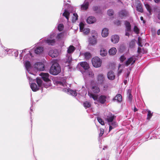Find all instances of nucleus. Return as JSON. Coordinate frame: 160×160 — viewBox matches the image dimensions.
Instances as JSON below:
<instances>
[{
    "label": "nucleus",
    "instance_id": "21",
    "mask_svg": "<svg viewBox=\"0 0 160 160\" xmlns=\"http://www.w3.org/2000/svg\"><path fill=\"white\" fill-rule=\"evenodd\" d=\"M119 36L116 35L112 36L111 37V41L114 43H116L118 42L119 40Z\"/></svg>",
    "mask_w": 160,
    "mask_h": 160
},
{
    "label": "nucleus",
    "instance_id": "23",
    "mask_svg": "<svg viewBox=\"0 0 160 160\" xmlns=\"http://www.w3.org/2000/svg\"><path fill=\"white\" fill-rule=\"evenodd\" d=\"M83 75H88L90 77H93L94 74L92 71H88V70L85 71L83 72H82Z\"/></svg>",
    "mask_w": 160,
    "mask_h": 160
},
{
    "label": "nucleus",
    "instance_id": "60",
    "mask_svg": "<svg viewBox=\"0 0 160 160\" xmlns=\"http://www.w3.org/2000/svg\"><path fill=\"white\" fill-rule=\"evenodd\" d=\"M158 18L160 20V12L158 13Z\"/></svg>",
    "mask_w": 160,
    "mask_h": 160
},
{
    "label": "nucleus",
    "instance_id": "28",
    "mask_svg": "<svg viewBox=\"0 0 160 160\" xmlns=\"http://www.w3.org/2000/svg\"><path fill=\"white\" fill-rule=\"evenodd\" d=\"M108 34V29L107 28H103L102 32V36L103 37H107Z\"/></svg>",
    "mask_w": 160,
    "mask_h": 160
},
{
    "label": "nucleus",
    "instance_id": "55",
    "mask_svg": "<svg viewBox=\"0 0 160 160\" xmlns=\"http://www.w3.org/2000/svg\"><path fill=\"white\" fill-rule=\"evenodd\" d=\"M98 9V7L97 6H95L93 7V9L94 11H96Z\"/></svg>",
    "mask_w": 160,
    "mask_h": 160
},
{
    "label": "nucleus",
    "instance_id": "4",
    "mask_svg": "<svg viewBox=\"0 0 160 160\" xmlns=\"http://www.w3.org/2000/svg\"><path fill=\"white\" fill-rule=\"evenodd\" d=\"M100 92V89L97 86H92L91 88V92H88V94L90 98H92L94 100L98 99V95L97 94Z\"/></svg>",
    "mask_w": 160,
    "mask_h": 160
},
{
    "label": "nucleus",
    "instance_id": "18",
    "mask_svg": "<svg viewBox=\"0 0 160 160\" xmlns=\"http://www.w3.org/2000/svg\"><path fill=\"white\" fill-rule=\"evenodd\" d=\"M43 50V48L42 47L37 46L35 47L34 48L35 53L37 54L42 52Z\"/></svg>",
    "mask_w": 160,
    "mask_h": 160
},
{
    "label": "nucleus",
    "instance_id": "51",
    "mask_svg": "<svg viewBox=\"0 0 160 160\" xmlns=\"http://www.w3.org/2000/svg\"><path fill=\"white\" fill-rule=\"evenodd\" d=\"M13 55H14L15 57H17L18 55V52L16 50H14L13 52Z\"/></svg>",
    "mask_w": 160,
    "mask_h": 160
},
{
    "label": "nucleus",
    "instance_id": "22",
    "mask_svg": "<svg viewBox=\"0 0 160 160\" xmlns=\"http://www.w3.org/2000/svg\"><path fill=\"white\" fill-rule=\"evenodd\" d=\"M97 38L92 37L89 38L88 41L89 44L92 45L96 44L97 42Z\"/></svg>",
    "mask_w": 160,
    "mask_h": 160
},
{
    "label": "nucleus",
    "instance_id": "17",
    "mask_svg": "<svg viewBox=\"0 0 160 160\" xmlns=\"http://www.w3.org/2000/svg\"><path fill=\"white\" fill-rule=\"evenodd\" d=\"M107 96L105 95L100 96L97 100L101 104H104L106 101Z\"/></svg>",
    "mask_w": 160,
    "mask_h": 160
},
{
    "label": "nucleus",
    "instance_id": "2",
    "mask_svg": "<svg viewBox=\"0 0 160 160\" xmlns=\"http://www.w3.org/2000/svg\"><path fill=\"white\" fill-rule=\"evenodd\" d=\"M57 84L58 85H59L61 86V88L62 89V91L63 92H66L68 94H69L73 96H77V92H76V91L71 90L69 88H66L67 87L65 82H58Z\"/></svg>",
    "mask_w": 160,
    "mask_h": 160
},
{
    "label": "nucleus",
    "instance_id": "36",
    "mask_svg": "<svg viewBox=\"0 0 160 160\" xmlns=\"http://www.w3.org/2000/svg\"><path fill=\"white\" fill-rule=\"evenodd\" d=\"M92 37L97 38L98 37V34L97 32L94 30H92L91 31Z\"/></svg>",
    "mask_w": 160,
    "mask_h": 160
},
{
    "label": "nucleus",
    "instance_id": "54",
    "mask_svg": "<svg viewBox=\"0 0 160 160\" xmlns=\"http://www.w3.org/2000/svg\"><path fill=\"white\" fill-rule=\"evenodd\" d=\"M28 49H25L23 50H22V53H23L24 52H25V51L27 50H28ZM22 53H21V54H20V59H21L22 58Z\"/></svg>",
    "mask_w": 160,
    "mask_h": 160
},
{
    "label": "nucleus",
    "instance_id": "42",
    "mask_svg": "<svg viewBox=\"0 0 160 160\" xmlns=\"http://www.w3.org/2000/svg\"><path fill=\"white\" fill-rule=\"evenodd\" d=\"M133 31L136 33L138 34L139 33V29L136 26H135L133 29Z\"/></svg>",
    "mask_w": 160,
    "mask_h": 160
},
{
    "label": "nucleus",
    "instance_id": "56",
    "mask_svg": "<svg viewBox=\"0 0 160 160\" xmlns=\"http://www.w3.org/2000/svg\"><path fill=\"white\" fill-rule=\"evenodd\" d=\"M128 31H126L125 35L127 36H129V33L127 32Z\"/></svg>",
    "mask_w": 160,
    "mask_h": 160
},
{
    "label": "nucleus",
    "instance_id": "15",
    "mask_svg": "<svg viewBox=\"0 0 160 160\" xmlns=\"http://www.w3.org/2000/svg\"><path fill=\"white\" fill-rule=\"evenodd\" d=\"M115 118V116L111 113L109 112L106 116L105 119L108 123L113 121Z\"/></svg>",
    "mask_w": 160,
    "mask_h": 160
},
{
    "label": "nucleus",
    "instance_id": "19",
    "mask_svg": "<svg viewBox=\"0 0 160 160\" xmlns=\"http://www.w3.org/2000/svg\"><path fill=\"white\" fill-rule=\"evenodd\" d=\"M96 18L92 16L89 17L87 19V22L88 24H92L96 21Z\"/></svg>",
    "mask_w": 160,
    "mask_h": 160
},
{
    "label": "nucleus",
    "instance_id": "64",
    "mask_svg": "<svg viewBox=\"0 0 160 160\" xmlns=\"http://www.w3.org/2000/svg\"><path fill=\"white\" fill-rule=\"evenodd\" d=\"M30 110H32V109H31V108H30Z\"/></svg>",
    "mask_w": 160,
    "mask_h": 160
},
{
    "label": "nucleus",
    "instance_id": "46",
    "mask_svg": "<svg viewBox=\"0 0 160 160\" xmlns=\"http://www.w3.org/2000/svg\"><path fill=\"white\" fill-rule=\"evenodd\" d=\"M109 16H111L113 14L114 11L112 9H109L107 12Z\"/></svg>",
    "mask_w": 160,
    "mask_h": 160
},
{
    "label": "nucleus",
    "instance_id": "13",
    "mask_svg": "<svg viewBox=\"0 0 160 160\" xmlns=\"http://www.w3.org/2000/svg\"><path fill=\"white\" fill-rule=\"evenodd\" d=\"M59 52L56 49H52L50 51L48 55L52 58H55L58 56Z\"/></svg>",
    "mask_w": 160,
    "mask_h": 160
},
{
    "label": "nucleus",
    "instance_id": "44",
    "mask_svg": "<svg viewBox=\"0 0 160 160\" xmlns=\"http://www.w3.org/2000/svg\"><path fill=\"white\" fill-rule=\"evenodd\" d=\"M97 120L102 125H104V122L102 119L100 117L97 118Z\"/></svg>",
    "mask_w": 160,
    "mask_h": 160
},
{
    "label": "nucleus",
    "instance_id": "9",
    "mask_svg": "<svg viewBox=\"0 0 160 160\" xmlns=\"http://www.w3.org/2000/svg\"><path fill=\"white\" fill-rule=\"evenodd\" d=\"M93 66L96 68L100 67L102 64V60L98 57H96L93 58L92 60Z\"/></svg>",
    "mask_w": 160,
    "mask_h": 160
},
{
    "label": "nucleus",
    "instance_id": "3",
    "mask_svg": "<svg viewBox=\"0 0 160 160\" xmlns=\"http://www.w3.org/2000/svg\"><path fill=\"white\" fill-rule=\"evenodd\" d=\"M75 50V47L72 45H70L68 48L67 50L68 54L67 55L66 59L65 61V65L66 66H69L70 65L72 61V58L70 54L72 53Z\"/></svg>",
    "mask_w": 160,
    "mask_h": 160
},
{
    "label": "nucleus",
    "instance_id": "59",
    "mask_svg": "<svg viewBox=\"0 0 160 160\" xmlns=\"http://www.w3.org/2000/svg\"><path fill=\"white\" fill-rule=\"evenodd\" d=\"M154 1L156 3H158L160 1V0H154Z\"/></svg>",
    "mask_w": 160,
    "mask_h": 160
},
{
    "label": "nucleus",
    "instance_id": "34",
    "mask_svg": "<svg viewBox=\"0 0 160 160\" xmlns=\"http://www.w3.org/2000/svg\"><path fill=\"white\" fill-rule=\"evenodd\" d=\"M136 10L137 11L141 12H142L143 11L142 4L139 3H138L137 6Z\"/></svg>",
    "mask_w": 160,
    "mask_h": 160
},
{
    "label": "nucleus",
    "instance_id": "41",
    "mask_svg": "<svg viewBox=\"0 0 160 160\" xmlns=\"http://www.w3.org/2000/svg\"><path fill=\"white\" fill-rule=\"evenodd\" d=\"M145 6L147 8V10L149 12V13L151 14V9L150 6L148 4H145Z\"/></svg>",
    "mask_w": 160,
    "mask_h": 160
},
{
    "label": "nucleus",
    "instance_id": "11",
    "mask_svg": "<svg viewBox=\"0 0 160 160\" xmlns=\"http://www.w3.org/2000/svg\"><path fill=\"white\" fill-rule=\"evenodd\" d=\"M136 57L135 56H133L128 58L125 62V65L126 66H128L130 64H133L137 59Z\"/></svg>",
    "mask_w": 160,
    "mask_h": 160
},
{
    "label": "nucleus",
    "instance_id": "31",
    "mask_svg": "<svg viewBox=\"0 0 160 160\" xmlns=\"http://www.w3.org/2000/svg\"><path fill=\"white\" fill-rule=\"evenodd\" d=\"M117 50L115 48H112L109 49L108 51L109 54L111 55H115L116 52Z\"/></svg>",
    "mask_w": 160,
    "mask_h": 160
},
{
    "label": "nucleus",
    "instance_id": "16",
    "mask_svg": "<svg viewBox=\"0 0 160 160\" xmlns=\"http://www.w3.org/2000/svg\"><path fill=\"white\" fill-rule=\"evenodd\" d=\"M89 5V2L88 0H85L83 4L81 5V9L83 10H87Z\"/></svg>",
    "mask_w": 160,
    "mask_h": 160
},
{
    "label": "nucleus",
    "instance_id": "8",
    "mask_svg": "<svg viewBox=\"0 0 160 160\" xmlns=\"http://www.w3.org/2000/svg\"><path fill=\"white\" fill-rule=\"evenodd\" d=\"M54 36V33L51 34L47 37L45 38L44 39L40 41L39 43H41L42 41V43H47L49 45L53 46L54 45L55 42V39H53Z\"/></svg>",
    "mask_w": 160,
    "mask_h": 160
},
{
    "label": "nucleus",
    "instance_id": "24",
    "mask_svg": "<svg viewBox=\"0 0 160 160\" xmlns=\"http://www.w3.org/2000/svg\"><path fill=\"white\" fill-rule=\"evenodd\" d=\"M108 124L109 126V131H111L114 128L116 127L117 126V123L115 122H113V121L110 122H109V123Z\"/></svg>",
    "mask_w": 160,
    "mask_h": 160
},
{
    "label": "nucleus",
    "instance_id": "5",
    "mask_svg": "<svg viewBox=\"0 0 160 160\" xmlns=\"http://www.w3.org/2000/svg\"><path fill=\"white\" fill-rule=\"evenodd\" d=\"M42 79L46 82V84L42 83L43 87L46 88H48L51 85L50 80L49 78V75L47 73L42 72L40 74Z\"/></svg>",
    "mask_w": 160,
    "mask_h": 160
},
{
    "label": "nucleus",
    "instance_id": "14",
    "mask_svg": "<svg viewBox=\"0 0 160 160\" xmlns=\"http://www.w3.org/2000/svg\"><path fill=\"white\" fill-rule=\"evenodd\" d=\"M105 79V77L102 74H99L97 76V80L99 84H102L104 82Z\"/></svg>",
    "mask_w": 160,
    "mask_h": 160
},
{
    "label": "nucleus",
    "instance_id": "37",
    "mask_svg": "<svg viewBox=\"0 0 160 160\" xmlns=\"http://www.w3.org/2000/svg\"><path fill=\"white\" fill-rule=\"evenodd\" d=\"M63 15L66 17L68 20L69 13L68 11L65 10L64 12L63 13Z\"/></svg>",
    "mask_w": 160,
    "mask_h": 160
},
{
    "label": "nucleus",
    "instance_id": "63",
    "mask_svg": "<svg viewBox=\"0 0 160 160\" xmlns=\"http://www.w3.org/2000/svg\"><path fill=\"white\" fill-rule=\"evenodd\" d=\"M129 74V73H128L127 74V76H128Z\"/></svg>",
    "mask_w": 160,
    "mask_h": 160
},
{
    "label": "nucleus",
    "instance_id": "40",
    "mask_svg": "<svg viewBox=\"0 0 160 160\" xmlns=\"http://www.w3.org/2000/svg\"><path fill=\"white\" fill-rule=\"evenodd\" d=\"M78 16L77 13H74L73 14V17H72V21L73 22H75L77 19Z\"/></svg>",
    "mask_w": 160,
    "mask_h": 160
},
{
    "label": "nucleus",
    "instance_id": "30",
    "mask_svg": "<svg viewBox=\"0 0 160 160\" xmlns=\"http://www.w3.org/2000/svg\"><path fill=\"white\" fill-rule=\"evenodd\" d=\"M100 54L102 57L106 56L107 54V51L104 48H102L100 51Z\"/></svg>",
    "mask_w": 160,
    "mask_h": 160
},
{
    "label": "nucleus",
    "instance_id": "58",
    "mask_svg": "<svg viewBox=\"0 0 160 160\" xmlns=\"http://www.w3.org/2000/svg\"><path fill=\"white\" fill-rule=\"evenodd\" d=\"M27 77L28 78H29L30 81L31 82L32 81V79L30 77H29L28 75H27Z\"/></svg>",
    "mask_w": 160,
    "mask_h": 160
},
{
    "label": "nucleus",
    "instance_id": "38",
    "mask_svg": "<svg viewBox=\"0 0 160 160\" xmlns=\"http://www.w3.org/2000/svg\"><path fill=\"white\" fill-rule=\"evenodd\" d=\"M83 105L84 107L86 108L90 107L91 105L90 103L88 101H86L84 102L83 103Z\"/></svg>",
    "mask_w": 160,
    "mask_h": 160
},
{
    "label": "nucleus",
    "instance_id": "12",
    "mask_svg": "<svg viewBox=\"0 0 160 160\" xmlns=\"http://www.w3.org/2000/svg\"><path fill=\"white\" fill-rule=\"evenodd\" d=\"M119 17L121 19L124 18L129 16L128 12L126 10H122L119 12Z\"/></svg>",
    "mask_w": 160,
    "mask_h": 160
},
{
    "label": "nucleus",
    "instance_id": "52",
    "mask_svg": "<svg viewBox=\"0 0 160 160\" xmlns=\"http://www.w3.org/2000/svg\"><path fill=\"white\" fill-rule=\"evenodd\" d=\"M114 23L117 25H119L121 24V21L118 20H117L114 22Z\"/></svg>",
    "mask_w": 160,
    "mask_h": 160
},
{
    "label": "nucleus",
    "instance_id": "48",
    "mask_svg": "<svg viewBox=\"0 0 160 160\" xmlns=\"http://www.w3.org/2000/svg\"><path fill=\"white\" fill-rule=\"evenodd\" d=\"M135 45V42L133 41H131L129 43V46L131 48L134 47Z\"/></svg>",
    "mask_w": 160,
    "mask_h": 160
},
{
    "label": "nucleus",
    "instance_id": "1",
    "mask_svg": "<svg viewBox=\"0 0 160 160\" xmlns=\"http://www.w3.org/2000/svg\"><path fill=\"white\" fill-rule=\"evenodd\" d=\"M32 54L29 51V53L25 55L23 58L24 65L27 71L32 75H35L38 71H43L44 70V65L43 63L39 62H36L34 64V67L31 66L30 62L28 60L31 59L32 58Z\"/></svg>",
    "mask_w": 160,
    "mask_h": 160
},
{
    "label": "nucleus",
    "instance_id": "62",
    "mask_svg": "<svg viewBox=\"0 0 160 160\" xmlns=\"http://www.w3.org/2000/svg\"><path fill=\"white\" fill-rule=\"evenodd\" d=\"M137 110H138L135 107L134 108V112H136Z\"/></svg>",
    "mask_w": 160,
    "mask_h": 160
},
{
    "label": "nucleus",
    "instance_id": "20",
    "mask_svg": "<svg viewBox=\"0 0 160 160\" xmlns=\"http://www.w3.org/2000/svg\"><path fill=\"white\" fill-rule=\"evenodd\" d=\"M80 66L83 68L85 70V71H86L88 70L89 68V64L85 62H82L80 63Z\"/></svg>",
    "mask_w": 160,
    "mask_h": 160
},
{
    "label": "nucleus",
    "instance_id": "43",
    "mask_svg": "<svg viewBox=\"0 0 160 160\" xmlns=\"http://www.w3.org/2000/svg\"><path fill=\"white\" fill-rule=\"evenodd\" d=\"M64 26L62 24H59L58 26V28L59 31H61L63 30Z\"/></svg>",
    "mask_w": 160,
    "mask_h": 160
},
{
    "label": "nucleus",
    "instance_id": "49",
    "mask_svg": "<svg viewBox=\"0 0 160 160\" xmlns=\"http://www.w3.org/2000/svg\"><path fill=\"white\" fill-rule=\"evenodd\" d=\"M100 133L99 134V137L102 136L104 132V130L103 129L100 128Z\"/></svg>",
    "mask_w": 160,
    "mask_h": 160
},
{
    "label": "nucleus",
    "instance_id": "61",
    "mask_svg": "<svg viewBox=\"0 0 160 160\" xmlns=\"http://www.w3.org/2000/svg\"><path fill=\"white\" fill-rule=\"evenodd\" d=\"M140 19L141 20L143 21V22H144V21L143 20V18L142 17V16L141 17H140Z\"/></svg>",
    "mask_w": 160,
    "mask_h": 160
},
{
    "label": "nucleus",
    "instance_id": "7",
    "mask_svg": "<svg viewBox=\"0 0 160 160\" xmlns=\"http://www.w3.org/2000/svg\"><path fill=\"white\" fill-rule=\"evenodd\" d=\"M37 83L38 86L34 83H31L30 85L31 88L34 92H36L38 90L41 88H42L44 87L42 85V81L41 79L38 78H37Z\"/></svg>",
    "mask_w": 160,
    "mask_h": 160
},
{
    "label": "nucleus",
    "instance_id": "29",
    "mask_svg": "<svg viewBox=\"0 0 160 160\" xmlns=\"http://www.w3.org/2000/svg\"><path fill=\"white\" fill-rule=\"evenodd\" d=\"M125 25L126 26V31H130L131 29V25L130 23L128 21H125Z\"/></svg>",
    "mask_w": 160,
    "mask_h": 160
},
{
    "label": "nucleus",
    "instance_id": "10",
    "mask_svg": "<svg viewBox=\"0 0 160 160\" xmlns=\"http://www.w3.org/2000/svg\"><path fill=\"white\" fill-rule=\"evenodd\" d=\"M84 25L83 23H80L79 24L80 31L82 32L85 35H87L90 32V29L88 28H84Z\"/></svg>",
    "mask_w": 160,
    "mask_h": 160
},
{
    "label": "nucleus",
    "instance_id": "32",
    "mask_svg": "<svg viewBox=\"0 0 160 160\" xmlns=\"http://www.w3.org/2000/svg\"><path fill=\"white\" fill-rule=\"evenodd\" d=\"M124 68V65L122 64H119L118 67V75L119 76L122 72Z\"/></svg>",
    "mask_w": 160,
    "mask_h": 160
},
{
    "label": "nucleus",
    "instance_id": "57",
    "mask_svg": "<svg viewBox=\"0 0 160 160\" xmlns=\"http://www.w3.org/2000/svg\"><path fill=\"white\" fill-rule=\"evenodd\" d=\"M157 34L158 35H160V29H158L157 31Z\"/></svg>",
    "mask_w": 160,
    "mask_h": 160
},
{
    "label": "nucleus",
    "instance_id": "39",
    "mask_svg": "<svg viewBox=\"0 0 160 160\" xmlns=\"http://www.w3.org/2000/svg\"><path fill=\"white\" fill-rule=\"evenodd\" d=\"M148 114L147 115V119H149L151 118L152 115V113L151 112V111L149 110H147Z\"/></svg>",
    "mask_w": 160,
    "mask_h": 160
},
{
    "label": "nucleus",
    "instance_id": "26",
    "mask_svg": "<svg viewBox=\"0 0 160 160\" xmlns=\"http://www.w3.org/2000/svg\"><path fill=\"white\" fill-rule=\"evenodd\" d=\"M131 93V90L130 89L128 90L127 92V99L130 102L132 100V96Z\"/></svg>",
    "mask_w": 160,
    "mask_h": 160
},
{
    "label": "nucleus",
    "instance_id": "53",
    "mask_svg": "<svg viewBox=\"0 0 160 160\" xmlns=\"http://www.w3.org/2000/svg\"><path fill=\"white\" fill-rule=\"evenodd\" d=\"M142 49V48H138V52L139 53H143L144 52Z\"/></svg>",
    "mask_w": 160,
    "mask_h": 160
},
{
    "label": "nucleus",
    "instance_id": "45",
    "mask_svg": "<svg viewBox=\"0 0 160 160\" xmlns=\"http://www.w3.org/2000/svg\"><path fill=\"white\" fill-rule=\"evenodd\" d=\"M84 56L87 59H88L91 57V55L89 52H86L84 54Z\"/></svg>",
    "mask_w": 160,
    "mask_h": 160
},
{
    "label": "nucleus",
    "instance_id": "35",
    "mask_svg": "<svg viewBox=\"0 0 160 160\" xmlns=\"http://www.w3.org/2000/svg\"><path fill=\"white\" fill-rule=\"evenodd\" d=\"M64 37V33L61 32L58 34L56 37V39L58 40H59L62 39Z\"/></svg>",
    "mask_w": 160,
    "mask_h": 160
},
{
    "label": "nucleus",
    "instance_id": "6",
    "mask_svg": "<svg viewBox=\"0 0 160 160\" xmlns=\"http://www.w3.org/2000/svg\"><path fill=\"white\" fill-rule=\"evenodd\" d=\"M61 69L59 64L57 63H54L51 66L50 73L53 75H57L61 72Z\"/></svg>",
    "mask_w": 160,
    "mask_h": 160
},
{
    "label": "nucleus",
    "instance_id": "27",
    "mask_svg": "<svg viewBox=\"0 0 160 160\" xmlns=\"http://www.w3.org/2000/svg\"><path fill=\"white\" fill-rule=\"evenodd\" d=\"M122 100V96L120 94H117L113 99V101H116L118 102H121Z\"/></svg>",
    "mask_w": 160,
    "mask_h": 160
},
{
    "label": "nucleus",
    "instance_id": "47",
    "mask_svg": "<svg viewBox=\"0 0 160 160\" xmlns=\"http://www.w3.org/2000/svg\"><path fill=\"white\" fill-rule=\"evenodd\" d=\"M142 41V39L140 37H138V45L139 46L142 47V45L141 43V42Z\"/></svg>",
    "mask_w": 160,
    "mask_h": 160
},
{
    "label": "nucleus",
    "instance_id": "33",
    "mask_svg": "<svg viewBox=\"0 0 160 160\" xmlns=\"http://www.w3.org/2000/svg\"><path fill=\"white\" fill-rule=\"evenodd\" d=\"M13 50H14L12 49H5V53H7L9 55H11V54L12 55H13Z\"/></svg>",
    "mask_w": 160,
    "mask_h": 160
},
{
    "label": "nucleus",
    "instance_id": "50",
    "mask_svg": "<svg viewBox=\"0 0 160 160\" xmlns=\"http://www.w3.org/2000/svg\"><path fill=\"white\" fill-rule=\"evenodd\" d=\"M126 58L124 55H122L120 58V60L121 62H123L125 60Z\"/></svg>",
    "mask_w": 160,
    "mask_h": 160
},
{
    "label": "nucleus",
    "instance_id": "25",
    "mask_svg": "<svg viewBox=\"0 0 160 160\" xmlns=\"http://www.w3.org/2000/svg\"><path fill=\"white\" fill-rule=\"evenodd\" d=\"M108 78L111 80H113L115 78V75L112 71H109L108 74Z\"/></svg>",
    "mask_w": 160,
    "mask_h": 160
}]
</instances>
